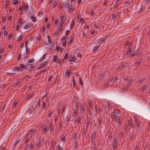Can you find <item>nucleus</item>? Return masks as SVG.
Here are the masks:
<instances>
[{
	"instance_id": "nucleus-1",
	"label": "nucleus",
	"mask_w": 150,
	"mask_h": 150,
	"mask_svg": "<svg viewBox=\"0 0 150 150\" xmlns=\"http://www.w3.org/2000/svg\"><path fill=\"white\" fill-rule=\"evenodd\" d=\"M23 24V22H22L20 25V27L22 29H25L28 31L32 29L33 27V25L31 22H28L24 24L23 26L22 25Z\"/></svg>"
},
{
	"instance_id": "nucleus-2",
	"label": "nucleus",
	"mask_w": 150,
	"mask_h": 150,
	"mask_svg": "<svg viewBox=\"0 0 150 150\" xmlns=\"http://www.w3.org/2000/svg\"><path fill=\"white\" fill-rule=\"evenodd\" d=\"M113 137V141L111 143V145L112 146L113 150H115L117 149L119 144V142L117 140V137L116 136H114Z\"/></svg>"
},
{
	"instance_id": "nucleus-3",
	"label": "nucleus",
	"mask_w": 150,
	"mask_h": 150,
	"mask_svg": "<svg viewBox=\"0 0 150 150\" xmlns=\"http://www.w3.org/2000/svg\"><path fill=\"white\" fill-rule=\"evenodd\" d=\"M34 132V131L31 130H30L28 132L25 136V142H28L29 140L30 137H32V134H33Z\"/></svg>"
},
{
	"instance_id": "nucleus-4",
	"label": "nucleus",
	"mask_w": 150,
	"mask_h": 150,
	"mask_svg": "<svg viewBox=\"0 0 150 150\" xmlns=\"http://www.w3.org/2000/svg\"><path fill=\"white\" fill-rule=\"evenodd\" d=\"M105 39L103 38L99 39L96 41H95L94 42L98 45L100 46V47H102V46H103L105 43Z\"/></svg>"
},
{
	"instance_id": "nucleus-5",
	"label": "nucleus",
	"mask_w": 150,
	"mask_h": 150,
	"mask_svg": "<svg viewBox=\"0 0 150 150\" xmlns=\"http://www.w3.org/2000/svg\"><path fill=\"white\" fill-rule=\"evenodd\" d=\"M101 48V47H100V46L97 45L94 42L93 47L92 50V52L93 53H96L98 52Z\"/></svg>"
},
{
	"instance_id": "nucleus-6",
	"label": "nucleus",
	"mask_w": 150,
	"mask_h": 150,
	"mask_svg": "<svg viewBox=\"0 0 150 150\" xmlns=\"http://www.w3.org/2000/svg\"><path fill=\"white\" fill-rule=\"evenodd\" d=\"M36 104H33V107L30 108L28 112L29 114L33 115L36 111L37 107L36 106Z\"/></svg>"
},
{
	"instance_id": "nucleus-7",
	"label": "nucleus",
	"mask_w": 150,
	"mask_h": 150,
	"mask_svg": "<svg viewBox=\"0 0 150 150\" xmlns=\"http://www.w3.org/2000/svg\"><path fill=\"white\" fill-rule=\"evenodd\" d=\"M86 30V32H83L82 33V38H88L89 37V31L87 27L84 28V30Z\"/></svg>"
},
{
	"instance_id": "nucleus-8",
	"label": "nucleus",
	"mask_w": 150,
	"mask_h": 150,
	"mask_svg": "<svg viewBox=\"0 0 150 150\" xmlns=\"http://www.w3.org/2000/svg\"><path fill=\"white\" fill-rule=\"evenodd\" d=\"M111 115L113 118L115 120H116L121 118L120 115L118 114L115 112H113Z\"/></svg>"
},
{
	"instance_id": "nucleus-9",
	"label": "nucleus",
	"mask_w": 150,
	"mask_h": 150,
	"mask_svg": "<svg viewBox=\"0 0 150 150\" xmlns=\"http://www.w3.org/2000/svg\"><path fill=\"white\" fill-rule=\"evenodd\" d=\"M29 52L30 51L28 50H27V48H26L25 52L23 54V59H26L28 58Z\"/></svg>"
},
{
	"instance_id": "nucleus-10",
	"label": "nucleus",
	"mask_w": 150,
	"mask_h": 150,
	"mask_svg": "<svg viewBox=\"0 0 150 150\" xmlns=\"http://www.w3.org/2000/svg\"><path fill=\"white\" fill-rule=\"evenodd\" d=\"M54 110L52 109L48 115V117L49 118L52 119L54 115Z\"/></svg>"
},
{
	"instance_id": "nucleus-11",
	"label": "nucleus",
	"mask_w": 150,
	"mask_h": 150,
	"mask_svg": "<svg viewBox=\"0 0 150 150\" xmlns=\"http://www.w3.org/2000/svg\"><path fill=\"white\" fill-rule=\"evenodd\" d=\"M11 70L12 72V75H14L16 73L20 71L19 70L18 67H15L14 68L12 69Z\"/></svg>"
},
{
	"instance_id": "nucleus-12",
	"label": "nucleus",
	"mask_w": 150,
	"mask_h": 150,
	"mask_svg": "<svg viewBox=\"0 0 150 150\" xmlns=\"http://www.w3.org/2000/svg\"><path fill=\"white\" fill-rule=\"evenodd\" d=\"M145 6L144 5H142V3L141 4L139 8H137V11L142 13L145 10Z\"/></svg>"
},
{
	"instance_id": "nucleus-13",
	"label": "nucleus",
	"mask_w": 150,
	"mask_h": 150,
	"mask_svg": "<svg viewBox=\"0 0 150 150\" xmlns=\"http://www.w3.org/2000/svg\"><path fill=\"white\" fill-rule=\"evenodd\" d=\"M18 67L20 71H22L24 69H26V65L23 64H19V67Z\"/></svg>"
},
{
	"instance_id": "nucleus-14",
	"label": "nucleus",
	"mask_w": 150,
	"mask_h": 150,
	"mask_svg": "<svg viewBox=\"0 0 150 150\" xmlns=\"http://www.w3.org/2000/svg\"><path fill=\"white\" fill-rule=\"evenodd\" d=\"M72 110L73 112L72 115L74 116V117L76 116L78 113V110L75 108H72Z\"/></svg>"
},
{
	"instance_id": "nucleus-15",
	"label": "nucleus",
	"mask_w": 150,
	"mask_h": 150,
	"mask_svg": "<svg viewBox=\"0 0 150 150\" xmlns=\"http://www.w3.org/2000/svg\"><path fill=\"white\" fill-rule=\"evenodd\" d=\"M96 131L95 130L93 131L92 134L91 138V140L95 141L96 139Z\"/></svg>"
},
{
	"instance_id": "nucleus-16",
	"label": "nucleus",
	"mask_w": 150,
	"mask_h": 150,
	"mask_svg": "<svg viewBox=\"0 0 150 150\" xmlns=\"http://www.w3.org/2000/svg\"><path fill=\"white\" fill-rule=\"evenodd\" d=\"M80 112L81 114L84 113L85 111L84 105L83 103H82L81 104Z\"/></svg>"
},
{
	"instance_id": "nucleus-17",
	"label": "nucleus",
	"mask_w": 150,
	"mask_h": 150,
	"mask_svg": "<svg viewBox=\"0 0 150 150\" xmlns=\"http://www.w3.org/2000/svg\"><path fill=\"white\" fill-rule=\"evenodd\" d=\"M67 20V17L66 16H61L60 18V20L61 21H62L64 22H65Z\"/></svg>"
},
{
	"instance_id": "nucleus-18",
	"label": "nucleus",
	"mask_w": 150,
	"mask_h": 150,
	"mask_svg": "<svg viewBox=\"0 0 150 150\" xmlns=\"http://www.w3.org/2000/svg\"><path fill=\"white\" fill-rule=\"evenodd\" d=\"M75 19L73 18L72 20V21L70 25V29L71 30L73 28L74 26L75 25Z\"/></svg>"
},
{
	"instance_id": "nucleus-19",
	"label": "nucleus",
	"mask_w": 150,
	"mask_h": 150,
	"mask_svg": "<svg viewBox=\"0 0 150 150\" xmlns=\"http://www.w3.org/2000/svg\"><path fill=\"white\" fill-rule=\"evenodd\" d=\"M68 7V11L70 12H72L74 11V6L73 7L72 4H71Z\"/></svg>"
},
{
	"instance_id": "nucleus-20",
	"label": "nucleus",
	"mask_w": 150,
	"mask_h": 150,
	"mask_svg": "<svg viewBox=\"0 0 150 150\" xmlns=\"http://www.w3.org/2000/svg\"><path fill=\"white\" fill-rule=\"evenodd\" d=\"M69 59L71 62L75 61L76 58L74 56L72 57L71 55L70 54L69 56Z\"/></svg>"
},
{
	"instance_id": "nucleus-21",
	"label": "nucleus",
	"mask_w": 150,
	"mask_h": 150,
	"mask_svg": "<svg viewBox=\"0 0 150 150\" xmlns=\"http://www.w3.org/2000/svg\"><path fill=\"white\" fill-rule=\"evenodd\" d=\"M47 64V62H43L38 67V69H41L42 67L45 66H46V64Z\"/></svg>"
},
{
	"instance_id": "nucleus-22",
	"label": "nucleus",
	"mask_w": 150,
	"mask_h": 150,
	"mask_svg": "<svg viewBox=\"0 0 150 150\" xmlns=\"http://www.w3.org/2000/svg\"><path fill=\"white\" fill-rule=\"evenodd\" d=\"M77 138V133L76 132H75L73 133L72 135V138L73 139H76Z\"/></svg>"
},
{
	"instance_id": "nucleus-23",
	"label": "nucleus",
	"mask_w": 150,
	"mask_h": 150,
	"mask_svg": "<svg viewBox=\"0 0 150 150\" xmlns=\"http://www.w3.org/2000/svg\"><path fill=\"white\" fill-rule=\"evenodd\" d=\"M21 1V0H11L12 2L14 5H17V4Z\"/></svg>"
},
{
	"instance_id": "nucleus-24",
	"label": "nucleus",
	"mask_w": 150,
	"mask_h": 150,
	"mask_svg": "<svg viewBox=\"0 0 150 150\" xmlns=\"http://www.w3.org/2000/svg\"><path fill=\"white\" fill-rule=\"evenodd\" d=\"M51 146L52 148L54 149L55 147L56 144V142L55 141H54L53 140L51 142Z\"/></svg>"
},
{
	"instance_id": "nucleus-25",
	"label": "nucleus",
	"mask_w": 150,
	"mask_h": 150,
	"mask_svg": "<svg viewBox=\"0 0 150 150\" xmlns=\"http://www.w3.org/2000/svg\"><path fill=\"white\" fill-rule=\"evenodd\" d=\"M91 146L93 148L96 149V144L95 141L91 140Z\"/></svg>"
},
{
	"instance_id": "nucleus-26",
	"label": "nucleus",
	"mask_w": 150,
	"mask_h": 150,
	"mask_svg": "<svg viewBox=\"0 0 150 150\" xmlns=\"http://www.w3.org/2000/svg\"><path fill=\"white\" fill-rule=\"evenodd\" d=\"M26 69H28L29 68H33L34 67L32 64H28L26 65Z\"/></svg>"
},
{
	"instance_id": "nucleus-27",
	"label": "nucleus",
	"mask_w": 150,
	"mask_h": 150,
	"mask_svg": "<svg viewBox=\"0 0 150 150\" xmlns=\"http://www.w3.org/2000/svg\"><path fill=\"white\" fill-rule=\"evenodd\" d=\"M72 108H76L79 110V104L78 102H76V105H73Z\"/></svg>"
},
{
	"instance_id": "nucleus-28",
	"label": "nucleus",
	"mask_w": 150,
	"mask_h": 150,
	"mask_svg": "<svg viewBox=\"0 0 150 150\" xmlns=\"http://www.w3.org/2000/svg\"><path fill=\"white\" fill-rule=\"evenodd\" d=\"M98 76L99 79H103L104 78V74L103 73L99 74L98 75Z\"/></svg>"
},
{
	"instance_id": "nucleus-29",
	"label": "nucleus",
	"mask_w": 150,
	"mask_h": 150,
	"mask_svg": "<svg viewBox=\"0 0 150 150\" xmlns=\"http://www.w3.org/2000/svg\"><path fill=\"white\" fill-rule=\"evenodd\" d=\"M58 56L57 55H54L53 57V60L54 62H57V60L58 59Z\"/></svg>"
},
{
	"instance_id": "nucleus-30",
	"label": "nucleus",
	"mask_w": 150,
	"mask_h": 150,
	"mask_svg": "<svg viewBox=\"0 0 150 150\" xmlns=\"http://www.w3.org/2000/svg\"><path fill=\"white\" fill-rule=\"evenodd\" d=\"M128 125L129 126V128H130L131 126L132 127H133V125H133L132 124V121L131 119H130L129 120Z\"/></svg>"
},
{
	"instance_id": "nucleus-31",
	"label": "nucleus",
	"mask_w": 150,
	"mask_h": 150,
	"mask_svg": "<svg viewBox=\"0 0 150 150\" xmlns=\"http://www.w3.org/2000/svg\"><path fill=\"white\" fill-rule=\"evenodd\" d=\"M47 125H45V126H44L42 130H43V132L45 134L47 132Z\"/></svg>"
},
{
	"instance_id": "nucleus-32",
	"label": "nucleus",
	"mask_w": 150,
	"mask_h": 150,
	"mask_svg": "<svg viewBox=\"0 0 150 150\" xmlns=\"http://www.w3.org/2000/svg\"><path fill=\"white\" fill-rule=\"evenodd\" d=\"M56 150H63V149L59 145H57L56 147Z\"/></svg>"
},
{
	"instance_id": "nucleus-33",
	"label": "nucleus",
	"mask_w": 150,
	"mask_h": 150,
	"mask_svg": "<svg viewBox=\"0 0 150 150\" xmlns=\"http://www.w3.org/2000/svg\"><path fill=\"white\" fill-rule=\"evenodd\" d=\"M59 125L57 128L58 129H60V128H62V122L61 121H60L59 122Z\"/></svg>"
},
{
	"instance_id": "nucleus-34",
	"label": "nucleus",
	"mask_w": 150,
	"mask_h": 150,
	"mask_svg": "<svg viewBox=\"0 0 150 150\" xmlns=\"http://www.w3.org/2000/svg\"><path fill=\"white\" fill-rule=\"evenodd\" d=\"M69 4V1H67V2H63V4L64 6L67 7V6H68Z\"/></svg>"
},
{
	"instance_id": "nucleus-35",
	"label": "nucleus",
	"mask_w": 150,
	"mask_h": 150,
	"mask_svg": "<svg viewBox=\"0 0 150 150\" xmlns=\"http://www.w3.org/2000/svg\"><path fill=\"white\" fill-rule=\"evenodd\" d=\"M29 6L28 4H26L25 7V11H28L29 9Z\"/></svg>"
},
{
	"instance_id": "nucleus-36",
	"label": "nucleus",
	"mask_w": 150,
	"mask_h": 150,
	"mask_svg": "<svg viewBox=\"0 0 150 150\" xmlns=\"http://www.w3.org/2000/svg\"><path fill=\"white\" fill-rule=\"evenodd\" d=\"M58 114L59 116L62 115V111L61 109V108H59L58 112Z\"/></svg>"
},
{
	"instance_id": "nucleus-37",
	"label": "nucleus",
	"mask_w": 150,
	"mask_h": 150,
	"mask_svg": "<svg viewBox=\"0 0 150 150\" xmlns=\"http://www.w3.org/2000/svg\"><path fill=\"white\" fill-rule=\"evenodd\" d=\"M46 54H44L43 55L41 58L40 59V61L42 62L43 60L46 57Z\"/></svg>"
},
{
	"instance_id": "nucleus-38",
	"label": "nucleus",
	"mask_w": 150,
	"mask_h": 150,
	"mask_svg": "<svg viewBox=\"0 0 150 150\" xmlns=\"http://www.w3.org/2000/svg\"><path fill=\"white\" fill-rule=\"evenodd\" d=\"M49 128H54V125L53 124L52 122H50L49 124Z\"/></svg>"
},
{
	"instance_id": "nucleus-39",
	"label": "nucleus",
	"mask_w": 150,
	"mask_h": 150,
	"mask_svg": "<svg viewBox=\"0 0 150 150\" xmlns=\"http://www.w3.org/2000/svg\"><path fill=\"white\" fill-rule=\"evenodd\" d=\"M132 45V44L131 43L129 45V46H128V47L127 50L128 51H132V48L131 47V45Z\"/></svg>"
},
{
	"instance_id": "nucleus-40",
	"label": "nucleus",
	"mask_w": 150,
	"mask_h": 150,
	"mask_svg": "<svg viewBox=\"0 0 150 150\" xmlns=\"http://www.w3.org/2000/svg\"><path fill=\"white\" fill-rule=\"evenodd\" d=\"M88 105L89 106V108H91L92 106V104L91 101L89 100V101H88Z\"/></svg>"
},
{
	"instance_id": "nucleus-41",
	"label": "nucleus",
	"mask_w": 150,
	"mask_h": 150,
	"mask_svg": "<svg viewBox=\"0 0 150 150\" xmlns=\"http://www.w3.org/2000/svg\"><path fill=\"white\" fill-rule=\"evenodd\" d=\"M79 22H81L82 23V24L84 23L85 22L84 20L82 18H80L79 19Z\"/></svg>"
},
{
	"instance_id": "nucleus-42",
	"label": "nucleus",
	"mask_w": 150,
	"mask_h": 150,
	"mask_svg": "<svg viewBox=\"0 0 150 150\" xmlns=\"http://www.w3.org/2000/svg\"><path fill=\"white\" fill-rule=\"evenodd\" d=\"M21 83V82L20 81H16L14 84H13V86L14 87H15Z\"/></svg>"
},
{
	"instance_id": "nucleus-43",
	"label": "nucleus",
	"mask_w": 150,
	"mask_h": 150,
	"mask_svg": "<svg viewBox=\"0 0 150 150\" xmlns=\"http://www.w3.org/2000/svg\"><path fill=\"white\" fill-rule=\"evenodd\" d=\"M72 81L73 86L74 87H75V81L74 77L72 78Z\"/></svg>"
},
{
	"instance_id": "nucleus-44",
	"label": "nucleus",
	"mask_w": 150,
	"mask_h": 150,
	"mask_svg": "<svg viewBox=\"0 0 150 150\" xmlns=\"http://www.w3.org/2000/svg\"><path fill=\"white\" fill-rule=\"evenodd\" d=\"M91 33L92 35L94 36L96 33V32H95L93 30H91Z\"/></svg>"
},
{
	"instance_id": "nucleus-45",
	"label": "nucleus",
	"mask_w": 150,
	"mask_h": 150,
	"mask_svg": "<svg viewBox=\"0 0 150 150\" xmlns=\"http://www.w3.org/2000/svg\"><path fill=\"white\" fill-rule=\"evenodd\" d=\"M142 61L141 60H139V61H137L135 62V64L137 65H139L141 64Z\"/></svg>"
},
{
	"instance_id": "nucleus-46",
	"label": "nucleus",
	"mask_w": 150,
	"mask_h": 150,
	"mask_svg": "<svg viewBox=\"0 0 150 150\" xmlns=\"http://www.w3.org/2000/svg\"><path fill=\"white\" fill-rule=\"evenodd\" d=\"M61 49L60 48L59 46H57L56 47L55 50L57 51L58 52H59Z\"/></svg>"
},
{
	"instance_id": "nucleus-47",
	"label": "nucleus",
	"mask_w": 150,
	"mask_h": 150,
	"mask_svg": "<svg viewBox=\"0 0 150 150\" xmlns=\"http://www.w3.org/2000/svg\"><path fill=\"white\" fill-rule=\"evenodd\" d=\"M61 58H59L57 59V64H60L61 63L62 61H61Z\"/></svg>"
},
{
	"instance_id": "nucleus-48",
	"label": "nucleus",
	"mask_w": 150,
	"mask_h": 150,
	"mask_svg": "<svg viewBox=\"0 0 150 150\" xmlns=\"http://www.w3.org/2000/svg\"><path fill=\"white\" fill-rule=\"evenodd\" d=\"M57 1H54L52 4V7L53 8H54L55 7H56L57 5Z\"/></svg>"
},
{
	"instance_id": "nucleus-49",
	"label": "nucleus",
	"mask_w": 150,
	"mask_h": 150,
	"mask_svg": "<svg viewBox=\"0 0 150 150\" xmlns=\"http://www.w3.org/2000/svg\"><path fill=\"white\" fill-rule=\"evenodd\" d=\"M80 83L81 86H82L83 84V82L82 78L81 77H80L79 78Z\"/></svg>"
},
{
	"instance_id": "nucleus-50",
	"label": "nucleus",
	"mask_w": 150,
	"mask_h": 150,
	"mask_svg": "<svg viewBox=\"0 0 150 150\" xmlns=\"http://www.w3.org/2000/svg\"><path fill=\"white\" fill-rule=\"evenodd\" d=\"M30 18L32 20V21L35 22L36 21V18H35V17L34 16H32L31 18Z\"/></svg>"
},
{
	"instance_id": "nucleus-51",
	"label": "nucleus",
	"mask_w": 150,
	"mask_h": 150,
	"mask_svg": "<svg viewBox=\"0 0 150 150\" xmlns=\"http://www.w3.org/2000/svg\"><path fill=\"white\" fill-rule=\"evenodd\" d=\"M71 3H73V5L75 6L76 0H70Z\"/></svg>"
},
{
	"instance_id": "nucleus-52",
	"label": "nucleus",
	"mask_w": 150,
	"mask_h": 150,
	"mask_svg": "<svg viewBox=\"0 0 150 150\" xmlns=\"http://www.w3.org/2000/svg\"><path fill=\"white\" fill-rule=\"evenodd\" d=\"M94 26L95 27V28H97L98 30L100 29V28L99 26L97 25L96 23H95L93 24Z\"/></svg>"
},
{
	"instance_id": "nucleus-53",
	"label": "nucleus",
	"mask_w": 150,
	"mask_h": 150,
	"mask_svg": "<svg viewBox=\"0 0 150 150\" xmlns=\"http://www.w3.org/2000/svg\"><path fill=\"white\" fill-rule=\"evenodd\" d=\"M48 42L50 44H51L52 42V40L51 39L50 36H49L48 37Z\"/></svg>"
},
{
	"instance_id": "nucleus-54",
	"label": "nucleus",
	"mask_w": 150,
	"mask_h": 150,
	"mask_svg": "<svg viewBox=\"0 0 150 150\" xmlns=\"http://www.w3.org/2000/svg\"><path fill=\"white\" fill-rule=\"evenodd\" d=\"M98 108V107L97 105H96L95 106V108L94 109V112H95L96 113H98V112H97Z\"/></svg>"
},
{
	"instance_id": "nucleus-55",
	"label": "nucleus",
	"mask_w": 150,
	"mask_h": 150,
	"mask_svg": "<svg viewBox=\"0 0 150 150\" xmlns=\"http://www.w3.org/2000/svg\"><path fill=\"white\" fill-rule=\"evenodd\" d=\"M70 116H67V120H66V121L67 122V123H68L70 121Z\"/></svg>"
},
{
	"instance_id": "nucleus-56",
	"label": "nucleus",
	"mask_w": 150,
	"mask_h": 150,
	"mask_svg": "<svg viewBox=\"0 0 150 150\" xmlns=\"http://www.w3.org/2000/svg\"><path fill=\"white\" fill-rule=\"evenodd\" d=\"M34 61V59L33 58H32L29 60L28 62V63H32Z\"/></svg>"
},
{
	"instance_id": "nucleus-57",
	"label": "nucleus",
	"mask_w": 150,
	"mask_h": 150,
	"mask_svg": "<svg viewBox=\"0 0 150 150\" xmlns=\"http://www.w3.org/2000/svg\"><path fill=\"white\" fill-rule=\"evenodd\" d=\"M94 11L93 9H92V10H91L90 14L91 16H92L94 15Z\"/></svg>"
},
{
	"instance_id": "nucleus-58",
	"label": "nucleus",
	"mask_w": 150,
	"mask_h": 150,
	"mask_svg": "<svg viewBox=\"0 0 150 150\" xmlns=\"http://www.w3.org/2000/svg\"><path fill=\"white\" fill-rule=\"evenodd\" d=\"M22 38V36H21V35H20L17 38V40L18 41H20Z\"/></svg>"
},
{
	"instance_id": "nucleus-59",
	"label": "nucleus",
	"mask_w": 150,
	"mask_h": 150,
	"mask_svg": "<svg viewBox=\"0 0 150 150\" xmlns=\"http://www.w3.org/2000/svg\"><path fill=\"white\" fill-rule=\"evenodd\" d=\"M62 137L61 139V140L63 141H66V138H65L64 135H62Z\"/></svg>"
},
{
	"instance_id": "nucleus-60",
	"label": "nucleus",
	"mask_w": 150,
	"mask_h": 150,
	"mask_svg": "<svg viewBox=\"0 0 150 150\" xmlns=\"http://www.w3.org/2000/svg\"><path fill=\"white\" fill-rule=\"evenodd\" d=\"M70 32V31L69 30H67L65 32V35H68Z\"/></svg>"
},
{
	"instance_id": "nucleus-61",
	"label": "nucleus",
	"mask_w": 150,
	"mask_h": 150,
	"mask_svg": "<svg viewBox=\"0 0 150 150\" xmlns=\"http://www.w3.org/2000/svg\"><path fill=\"white\" fill-rule=\"evenodd\" d=\"M116 121H118L119 124V126H120L121 125V121L120 120V119H119L118 120H116Z\"/></svg>"
},
{
	"instance_id": "nucleus-62",
	"label": "nucleus",
	"mask_w": 150,
	"mask_h": 150,
	"mask_svg": "<svg viewBox=\"0 0 150 150\" xmlns=\"http://www.w3.org/2000/svg\"><path fill=\"white\" fill-rule=\"evenodd\" d=\"M67 43V42L66 41H64L63 42L62 45L63 46L65 47Z\"/></svg>"
},
{
	"instance_id": "nucleus-63",
	"label": "nucleus",
	"mask_w": 150,
	"mask_h": 150,
	"mask_svg": "<svg viewBox=\"0 0 150 150\" xmlns=\"http://www.w3.org/2000/svg\"><path fill=\"white\" fill-rule=\"evenodd\" d=\"M108 137L110 139H111L112 138V135L111 133H110L108 134Z\"/></svg>"
},
{
	"instance_id": "nucleus-64",
	"label": "nucleus",
	"mask_w": 150,
	"mask_h": 150,
	"mask_svg": "<svg viewBox=\"0 0 150 150\" xmlns=\"http://www.w3.org/2000/svg\"><path fill=\"white\" fill-rule=\"evenodd\" d=\"M66 38V37L64 36L62 37L60 39L61 40L63 41Z\"/></svg>"
}]
</instances>
